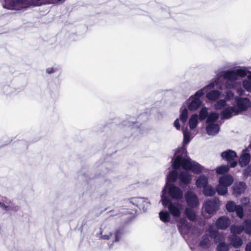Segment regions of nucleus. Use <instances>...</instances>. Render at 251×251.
I'll use <instances>...</instances> for the list:
<instances>
[{
  "label": "nucleus",
  "mask_w": 251,
  "mask_h": 251,
  "mask_svg": "<svg viewBox=\"0 0 251 251\" xmlns=\"http://www.w3.org/2000/svg\"><path fill=\"white\" fill-rule=\"evenodd\" d=\"M233 182V177L229 175H224L221 176L219 179V182L223 184L227 187L231 185Z\"/></svg>",
  "instance_id": "24"
},
{
  "label": "nucleus",
  "mask_w": 251,
  "mask_h": 251,
  "mask_svg": "<svg viewBox=\"0 0 251 251\" xmlns=\"http://www.w3.org/2000/svg\"><path fill=\"white\" fill-rule=\"evenodd\" d=\"M204 90L201 89L198 91L194 95L189 98L188 101V106L190 110H196L201 105L202 101L201 98L203 96Z\"/></svg>",
  "instance_id": "7"
},
{
  "label": "nucleus",
  "mask_w": 251,
  "mask_h": 251,
  "mask_svg": "<svg viewBox=\"0 0 251 251\" xmlns=\"http://www.w3.org/2000/svg\"><path fill=\"white\" fill-rule=\"evenodd\" d=\"M59 1H61V2H63L65 1V0H57Z\"/></svg>",
  "instance_id": "50"
},
{
  "label": "nucleus",
  "mask_w": 251,
  "mask_h": 251,
  "mask_svg": "<svg viewBox=\"0 0 251 251\" xmlns=\"http://www.w3.org/2000/svg\"><path fill=\"white\" fill-rule=\"evenodd\" d=\"M146 116V115H142L141 116V117H143V116Z\"/></svg>",
  "instance_id": "51"
},
{
  "label": "nucleus",
  "mask_w": 251,
  "mask_h": 251,
  "mask_svg": "<svg viewBox=\"0 0 251 251\" xmlns=\"http://www.w3.org/2000/svg\"><path fill=\"white\" fill-rule=\"evenodd\" d=\"M230 224V220L226 216L220 217L216 221V225L218 228L225 229Z\"/></svg>",
  "instance_id": "19"
},
{
  "label": "nucleus",
  "mask_w": 251,
  "mask_h": 251,
  "mask_svg": "<svg viewBox=\"0 0 251 251\" xmlns=\"http://www.w3.org/2000/svg\"><path fill=\"white\" fill-rule=\"evenodd\" d=\"M161 198L162 205L168 209L171 215L175 217H178L180 216L183 209V205L177 200H171L167 197L166 188L162 190Z\"/></svg>",
  "instance_id": "4"
},
{
  "label": "nucleus",
  "mask_w": 251,
  "mask_h": 251,
  "mask_svg": "<svg viewBox=\"0 0 251 251\" xmlns=\"http://www.w3.org/2000/svg\"><path fill=\"white\" fill-rule=\"evenodd\" d=\"M208 232L210 233L211 238H214L215 242H220L217 245V250L218 251H228V245L223 242L224 238L222 236H220L217 230L215 229L213 226H211L208 229Z\"/></svg>",
  "instance_id": "6"
},
{
  "label": "nucleus",
  "mask_w": 251,
  "mask_h": 251,
  "mask_svg": "<svg viewBox=\"0 0 251 251\" xmlns=\"http://www.w3.org/2000/svg\"><path fill=\"white\" fill-rule=\"evenodd\" d=\"M237 92L240 95H243L244 93V91L241 88L238 89Z\"/></svg>",
  "instance_id": "47"
},
{
  "label": "nucleus",
  "mask_w": 251,
  "mask_h": 251,
  "mask_svg": "<svg viewBox=\"0 0 251 251\" xmlns=\"http://www.w3.org/2000/svg\"><path fill=\"white\" fill-rule=\"evenodd\" d=\"M226 208L229 212L235 211L237 216L242 218L244 216L243 209L240 205H237L233 201L227 202L226 204Z\"/></svg>",
  "instance_id": "14"
},
{
  "label": "nucleus",
  "mask_w": 251,
  "mask_h": 251,
  "mask_svg": "<svg viewBox=\"0 0 251 251\" xmlns=\"http://www.w3.org/2000/svg\"><path fill=\"white\" fill-rule=\"evenodd\" d=\"M221 157L223 159L227 161L230 167L234 168L237 164V155L236 153L232 150H228L223 151L221 153Z\"/></svg>",
  "instance_id": "9"
},
{
  "label": "nucleus",
  "mask_w": 251,
  "mask_h": 251,
  "mask_svg": "<svg viewBox=\"0 0 251 251\" xmlns=\"http://www.w3.org/2000/svg\"><path fill=\"white\" fill-rule=\"evenodd\" d=\"M37 6L33 0H5L3 6L10 10H19L29 6Z\"/></svg>",
  "instance_id": "5"
},
{
  "label": "nucleus",
  "mask_w": 251,
  "mask_h": 251,
  "mask_svg": "<svg viewBox=\"0 0 251 251\" xmlns=\"http://www.w3.org/2000/svg\"><path fill=\"white\" fill-rule=\"evenodd\" d=\"M187 204L191 207H195L199 205V200L197 195L193 192L188 191L185 195Z\"/></svg>",
  "instance_id": "13"
},
{
  "label": "nucleus",
  "mask_w": 251,
  "mask_h": 251,
  "mask_svg": "<svg viewBox=\"0 0 251 251\" xmlns=\"http://www.w3.org/2000/svg\"><path fill=\"white\" fill-rule=\"evenodd\" d=\"M208 115L207 108L205 107H202L200 112V119L201 120L205 119Z\"/></svg>",
  "instance_id": "40"
},
{
  "label": "nucleus",
  "mask_w": 251,
  "mask_h": 251,
  "mask_svg": "<svg viewBox=\"0 0 251 251\" xmlns=\"http://www.w3.org/2000/svg\"><path fill=\"white\" fill-rule=\"evenodd\" d=\"M0 207L5 212L13 210L16 211L18 209L17 206L12 203L11 200L6 197L2 198V201H0Z\"/></svg>",
  "instance_id": "16"
},
{
  "label": "nucleus",
  "mask_w": 251,
  "mask_h": 251,
  "mask_svg": "<svg viewBox=\"0 0 251 251\" xmlns=\"http://www.w3.org/2000/svg\"><path fill=\"white\" fill-rule=\"evenodd\" d=\"M247 75V71L245 68L237 67L232 69L223 71L219 73L216 77L212 79L210 82L203 87V95L208 92V90L213 89L217 83V79L223 77L225 80V87L227 89H234L238 85V77L243 78Z\"/></svg>",
  "instance_id": "2"
},
{
  "label": "nucleus",
  "mask_w": 251,
  "mask_h": 251,
  "mask_svg": "<svg viewBox=\"0 0 251 251\" xmlns=\"http://www.w3.org/2000/svg\"><path fill=\"white\" fill-rule=\"evenodd\" d=\"M221 96V92L217 90H210L206 93V97L208 100L211 101H216L219 99Z\"/></svg>",
  "instance_id": "23"
},
{
  "label": "nucleus",
  "mask_w": 251,
  "mask_h": 251,
  "mask_svg": "<svg viewBox=\"0 0 251 251\" xmlns=\"http://www.w3.org/2000/svg\"><path fill=\"white\" fill-rule=\"evenodd\" d=\"M234 94L232 91L228 90L226 93L225 100H230L234 97Z\"/></svg>",
  "instance_id": "42"
},
{
  "label": "nucleus",
  "mask_w": 251,
  "mask_h": 251,
  "mask_svg": "<svg viewBox=\"0 0 251 251\" xmlns=\"http://www.w3.org/2000/svg\"><path fill=\"white\" fill-rule=\"evenodd\" d=\"M174 126L177 130H179L180 129V125L179 124V119L177 118L174 121Z\"/></svg>",
  "instance_id": "44"
},
{
  "label": "nucleus",
  "mask_w": 251,
  "mask_h": 251,
  "mask_svg": "<svg viewBox=\"0 0 251 251\" xmlns=\"http://www.w3.org/2000/svg\"><path fill=\"white\" fill-rule=\"evenodd\" d=\"M228 170L229 166L228 165H222L217 168L216 173L221 175L227 172Z\"/></svg>",
  "instance_id": "38"
},
{
  "label": "nucleus",
  "mask_w": 251,
  "mask_h": 251,
  "mask_svg": "<svg viewBox=\"0 0 251 251\" xmlns=\"http://www.w3.org/2000/svg\"><path fill=\"white\" fill-rule=\"evenodd\" d=\"M246 251H251V242L247 244L246 247Z\"/></svg>",
  "instance_id": "46"
},
{
  "label": "nucleus",
  "mask_w": 251,
  "mask_h": 251,
  "mask_svg": "<svg viewBox=\"0 0 251 251\" xmlns=\"http://www.w3.org/2000/svg\"><path fill=\"white\" fill-rule=\"evenodd\" d=\"M244 229L243 225L240 226L232 225L230 228L231 232L234 235V234H240L244 231Z\"/></svg>",
  "instance_id": "35"
},
{
  "label": "nucleus",
  "mask_w": 251,
  "mask_h": 251,
  "mask_svg": "<svg viewBox=\"0 0 251 251\" xmlns=\"http://www.w3.org/2000/svg\"><path fill=\"white\" fill-rule=\"evenodd\" d=\"M219 117V114L216 112H211L207 117L206 120V123L207 125L209 124H215L214 123L216 122Z\"/></svg>",
  "instance_id": "32"
},
{
  "label": "nucleus",
  "mask_w": 251,
  "mask_h": 251,
  "mask_svg": "<svg viewBox=\"0 0 251 251\" xmlns=\"http://www.w3.org/2000/svg\"><path fill=\"white\" fill-rule=\"evenodd\" d=\"M171 214L166 210H162L159 212V217L161 221L164 223L169 222L171 220Z\"/></svg>",
  "instance_id": "31"
},
{
  "label": "nucleus",
  "mask_w": 251,
  "mask_h": 251,
  "mask_svg": "<svg viewBox=\"0 0 251 251\" xmlns=\"http://www.w3.org/2000/svg\"><path fill=\"white\" fill-rule=\"evenodd\" d=\"M220 129V126L218 124H209L206 127L207 133L209 135L214 136L217 134Z\"/></svg>",
  "instance_id": "22"
},
{
  "label": "nucleus",
  "mask_w": 251,
  "mask_h": 251,
  "mask_svg": "<svg viewBox=\"0 0 251 251\" xmlns=\"http://www.w3.org/2000/svg\"><path fill=\"white\" fill-rule=\"evenodd\" d=\"M172 160H173L172 166L174 169H178L181 166L184 170L182 171L179 175L175 170L171 171L169 174L166 178V185L164 188V189L166 188V193L167 192V187L169 185H172L170 184V182L175 181L177 177L180 180L181 186H185L189 184L192 180V175L188 171H191L194 174H199L203 170L202 166L190 158H184L180 155H177Z\"/></svg>",
  "instance_id": "1"
},
{
  "label": "nucleus",
  "mask_w": 251,
  "mask_h": 251,
  "mask_svg": "<svg viewBox=\"0 0 251 251\" xmlns=\"http://www.w3.org/2000/svg\"><path fill=\"white\" fill-rule=\"evenodd\" d=\"M239 114V111L236 106H227L221 112V115L224 119H228L232 116Z\"/></svg>",
  "instance_id": "15"
},
{
  "label": "nucleus",
  "mask_w": 251,
  "mask_h": 251,
  "mask_svg": "<svg viewBox=\"0 0 251 251\" xmlns=\"http://www.w3.org/2000/svg\"><path fill=\"white\" fill-rule=\"evenodd\" d=\"M182 130L183 134V145H185L188 144L190 142L193 137L191 136V132L189 131L187 127L184 128L182 126Z\"/></svg>",
  "instance_id": "26"
},
{
  "label": "nucleus",
  "mask_w": 251,
  "mask_h": 251,
  "mask_svg": "<svg viewBox=\"0 0 251 251\" xmlns=\"http://www.w3.org/2000/svg\"><path fill=\"white\" fill-rule=\"evenodd\" d=\"M227 187L226 186L219 182L216 187V191L219 195L224 196L227 193Z\"/></svg>",
  "instance_id": "33"
},
{
  "label": "nucleus",
  "mask_w": 251,
  "mask_h": 251,
  "mask_svg": "<svg viewBox=\"0 0 251 251\" xmlns=\"http://www.w3.org/2000/svg\"><path fill=\"white\" fill-rule=\"evenodd\" d=\"M180 114L179 119L183 124H184L188 119V110L186 107H182L180 109Z\"/></svg>",
  "instance_id": "28"
},
{
  "label": "nucleus",
  "mask_w": 251,
  "mask_h": 251,
  "mask_svg": "<svg viewBox=\"0 0 251 251\" xmlns=\"http://www.w3.org/2000/svg\"><path fill=\"white\" fill-rule=\"evenodd\" d=\"M10 90V88L8 86H5L3 87V93H4L6 95L8 94Z\"/></svg>",
  "instance_id": "45"
},
{
  "label": "nucleus",
  "mask_w": 251,
  "mask_h": 251,
  "mask_svg": "<svg viewBox=\"0 0 251 251\" xmlns=\"http://www.w3.org/2000/svg\"><path fill=\"white\" fill-rule=\"evenodd\" d=\"M178 228L182 235H187L189 233L191 225L185 220L181 219L178 225Z\"/></svg>",
  "instance_id": "18"
},
{
  "label": "nucleus",
  "mask_w": 251,
  "mask_h": 251,
  "mask_svg": "<svg viewBox=\"0 0 251 251\" xmlns=\"http://www.w3.org/2000/svg\"><path fill=\"white\" fill-rule=\"evenodd\" d=\"M228 239L230 244L235 248H239L243 245V240L239 236L232 235L229 236Z\"/></svg>",
  "instance_id": "20"
},
{
  "label": "nucleus",
  "mask_w": 251,
  "mask_h": 251,
  "mask_svg": "<svg viewBox=\"0 0 251 251\" xmlns=\"http://www.w3.org/2000/svg\"><path fill=\"white\" fill-rule=\"evenodd\" d=\"M226 105V101L225 99H221L217 101L214 104V108L216 110L222 109Z\"/></svg>",
  "instance_id": "37"
},
{
  "label": "nucleus",
  "mask_w": 251,
  "mask_h": 251,
  "mask_svg": "<svg viewBox=\"0 0 251 251\" xmlns=\"http://www.w3.org/2000/svg\"><path fill=\"white\" fill-rule=\"evenodd\" d=\"M247 149L243 151L242 155L239 159V163L242 167L247 166L250 162L251 156L250 154L246 152Z\"/></svg>",
  "instance_id": "21"
},
{
  "label": "nucleus",
  "mask_w": 251,
  "mask_h": 251,
  "mask_svg": "<svg viewBox=\"0 0 251 251\" xmlns=\"http://www.w3.org/2000/svg\"><path fill=\"white\" fill-rule=\"evenodd\" d=\"M124 126H127L128 127L132 126V128L134 127H139V126L137 123H134L133 121H124L122 123Z\"/></svg>",
  "instance_id": "41"
},
{
  "label": "nucleus",
  "mask_w": 251,
  "mask_h": 251,
  "mask_svg": "<svg viewBox=\"0 0 251 251\" xmlns=\"http://www.w3.org/2000/svg\"><path fill=\"white\" fill-rule=\"evenodd\" d=\"M235 101L237 103V107H236L239 111V113L246 110L251 105V101L250 99L247 98L236 97L235 98Z\"/></svg>",
  "instance_id": "11"
},
{
  "label": "nucleus",
  "mask_w": 251,
  "mask_h": 251,
  "mask_svg": "<svg viewBox=\"0 0 251 251\" xmlns=\"http://www.w3.org/2000/svg\"><path fill=\"white\" fill-rule=\"evenodd\" d=\"M203 193L205 196L210 197L215 194V190L214 187L208 184L203 188Z\"/></svg>",
  "instance_id": "30"
},
{
  "label": "nucleus",
  "mask_w": 251,
  "mask_h": 251,
  "mask_svg": "<svg viewBox=\"0 0 251 251\" xmlns=\"http://www.w3.org/2000/svg\"><path fill=\"white\" fill-rule=\"evenodd\" d=\"M243 87L248 92H251V81L244 79L242 82Z\"/></svg>",
  "instance_id": "39"
},
{
  "label": "nucleus",
  "mask_w": 251,
  "mask_h": 251,
  "mask_svg": "<svg viewBox=\"0 0 251 251\" xmlns=\"http://www.w3.org/2000/svg\"><path fill=\"white\" fill-rule=\"evenodd\" d=\"M246 184L244 182H236L232 187L233 195L237 197L242 194L246 189Z\"/></svg>",
  "instance_id": "17"
},
{
  "label": "nucleus",
  "mask_w": 251,
  "mask_h": 251,
  "mask_svg": "<svg viewBox=\"0 0 251 251\" xmlns=\"http://www.w3.org/2000/svg\"><path fill=\"white\" fill-rule=\"evenodd\" d=\"M185 213L190 221H194L196 220L197 217L195 211L192 209L190 208H186Z\"/></svg>",
  "instance_id": "34"
},
{
  "label": "nucleus",
  "mask_w": 251,
  "mask_h": 251,
  "mask_svg": "<svg viewBox=\"0 0 251 251\" xmlns=\"http://www.w3.org/2000/svg\"><path fill=\"white\" fill-rule=\"evenodd\" d=\"M248 80L251 81V74L247 75Z\"/></svg>",
  "instance_id": "48"
},
{
  "label": "nucleus",
  "mask_w": 251,
  "mask_h": 251,
  "mask_svg": "<svg viewBox=\"0 0 251 251\" xmlns=\"http://www.w3.org/2000/svg\"><path fill=\"white\" fill-rule=\"evenodd\" d=\"M209 234H210V233ZM210 238H212L210 235L209 236L208 235H204L200 241V246L203 249L208 248L210 244Z\"/></svg>",
  "instance_id": "27"
},
{
  "label": "nucleus",
  "mask_w": 251,
  "mask_h": 251,
  "mask_svg": "<svg viewBox=\"0 0 251 251\" xmlns=\"http://www.w3.org/2000/svg\"><path fill=\"white\" fill-rule=\"evenodd\" d=\"M198 116L196 114L192 115L189 121V126L191 129L195 128L198 123Z\"/></svg>",
  "instance_id": "29"
},
{
  "label": "nucleus",
  "mask_w": 251,
  "mask_h": 251,
  "mask_svg": "<svg viewBox=\"0 0 251 251\" xmlns=\"http://www.w3.org/2000/svg\"><path fill=\"white\" fill-rule=\"evenodd\" d=\"M220 201L217 198L208 199L203 205L204 211L209 214H213L219 208Z\"/></svg>",
  "instance_id": "8"
},
{
  "label": "nucleus",
  "mask_w": 251,
  "mask_h": 251,
  "mask_svg": "<svg viewBox=\"0 0 251 251\" xmlns=\"http://www.w3.org/2000/svg\"><path fill=\"white\" fill-rule=\"evenodd\" d=\"M168 194L174 200H179L182 198L183 194L181 189L174 185H169L167 187Z\"/></svg>",
  "instance_id": "12"
},
{
  "label": "nucleus",
  "mask_w": 251,
  "mask_h": 251,
  "mask_svg": "<svg viewBox=\"0 0 251 251\" xmlns=\"http://www.w3.org/2000/svg\"><path fill=\"white\" fill-rule=\"evenodd\" d=\"M198 188H204L208 185V177L204 175H201L196 182Z\"/></svg>",
  "instance_id": "25"
},
{
  "label": "nucleus",
  "mask_w": 251,
  "mask_h": 251,
  "mask_svg": "<svg viewBox=\"0 0 251 251\" xmlns=\"http://www.w3.org/2000/svg\"><path fill=\"white\" fill-rule=\"evenodd\" d=\"M133 205H136L139 209L146 211L150 205V203L147 199L144 198H132L130 201Z\"/></svg>",
  "instance_id": "10"
},
{
  "label": "nucleus",
  "mask_w": 251,
  "mask_h": 251,
  "mask_svg": "<svg viewBox=\"0 0 251 251\" xmlns=\"http://www.w3.org/2000/svg\"><path fill=\"white\" fill-rule=\"evenodd\" d=\"M59 70L58 67H49L46 69V73L48 74H51L57 72Z\"/></svg>",
  "instance_id": "43"
},
{
  "label": "nucleus",
  "mask_w": 251,
  "mask_h": 251,
  "mask_svg": "<svg viewBox=\"0 0 251 251\" xmlns=\"http://www.w3.org/2000/svg\"><path fill=\"white\" fill-rule=\"evenodd\" d=\"M244 200L245 201V202L247 203V202H249V200L247 198H244Z\"/></svg>",
  "instance_id": "49"
},
{
  "label": "nucleus",
  "mask_w": 251,
  "mask_h": 251,
  "mask_svg": "<svg viewBox=\"0 0 251 251\" xmlns=\"http://www.w3.org/2000/svg\"><path fill=\"white\" fill-rule=\"evenodd\" d=\"M124 234V228L119 227L112 229L111 225L103 223L100 228V232L97 234V237L100 239L107 241V244L110 248L118 243L122 239Z\"/></svg>",
  "instance_id": "3"
},
{
  "label": "nucleus",
  "mask_w": 251,
  "mask_h": 251,
  "mask_svg": "<svg viewBox=\"0 0 251 251\" xmlns=\"http://www.w3.org/2000/svg\"><path fill=\"white\" fill-rule=\"evenodd\" d=\"M243 226L245 232L248 234H251V220L247 219L245 220Z\"/></svg>",
  "instance_id": "36"
}]
</instances>
